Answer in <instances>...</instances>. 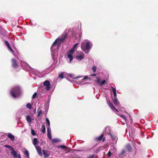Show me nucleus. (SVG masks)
<instances>
[{"instance_id":"1","label":"nucleus","mask_w":158,"mask_h":158,"mask_svg":"<svg viewBox=\"0 0 158 158\" xmlns=\"http://www.w3.org/2000/svg\"><path fill=\"white\" fill-rule=\"evenodd\" d=\"M92 46L90 44V42L87 40H84L81 43V48L86 54H88Z\"/></svg>"},{"instance_id":"2","label":"nucleus","mask_w":158,"mask_h":158,"mask_svg":"<svg viewBox=\"0 0 158 158\" xmlns=\"http://www.w3.org/2000/svg\"><path fill=\"white\" fill-rule=\"evenodd\" d=\"M21 88L19 86H15L10 91V94L14 98L18 97L21 95Z\"/></svg>"},{"instance_id":"3","label":"nucleus","mask_w":158,"mask_h":158,"mask_svg":"<svg viewBox=\"0 0 158 158\" xmlns=\"http://www.w3.org/2000/svg\"><path fill=\"white\" fill-rule=\"evenodd\" d=\"M67 36V33H65L64 35H63L60 38H58L56 39V40L54 42L52 46L53 47H54V45L57 44V41H59L61 42H63L64 41L65 39L66 38Z\"/></svg>"},{"instance_id":"4","label":"nucleus","mask_w":158,"mask_h":158,"mask_svg":"<svg viewBox=\"0 0 158 158\" xmlns=\"http://www.w3.org/2000/svg\"><path fill=\"white\" fill-rule=\"evenodd\" d=\"M43 85L46 87L45 89L46 91L49 90L51 88V85H50V82L48 81H44L43 82Z\"/></svg>"},{"instance_id":"5","label":"nucleus","mask_w":158,"mask_h":158,"mask_svg":"<svg viewBox=\"0 0 158 158\" xmlns=\"http://www.w3.org/2000/svg\"><path fill=\"white\" fill-rule=\"evenodd\" d=\"M74 52V49H72L69 51L68 53V58H69V59H73V57L72 55L73 54Z\"/></svg>"},{"instance_id":"6","label":"nucleus","mask_w":158,"mask_h":158,"mask_svg":"<svg viewBox=\"0 0 158 158\" xmlns=\"http://www.w3.org/2000/svg\"><path fill=\"white\" fill-rule=\"evenodd\" d=\"M74 52V49H72L69 51L68 53V58H69V59H73V57L72 55L73 54Z\"/></svg>"},{"instance_id":"7","label":"nucleus","mask_w":158,"mask_h":158,"mask_svg":"<svg viewBox=\"0 0 158 158\" xmlns=\"http://www.w3.org/2000/svg\"><path fill=\"white\" fill-rule=\"evenodd\" d=\"M44 156V158H47L50 155V152L48 151L46 149H43L42 150Z\"/></svg>"},{"instance_id":"8","label":"nucleus","mask_w":158,"mask_h":158,"mask_svg":"<svg viewBox=\"0 0 158 158\" xmlns=\"http://www.w3.org/2000/svg\"><path fill=\"white\" fill-rule=\"evenodd\" d=\"M36 148L38 154L40 156H42V149L41 147L39 146H36Z\"/></svg>"},{"instance_id":"9","label":"nucleus","mask_w":158,"mask_h":158,"mask_svg":"<svg viewBox=\"0 0 158 158\" xmlns=\"http://www.w3.org/2000/svg\"><path fill=\"white\" fill-rule=\"evenodd\" d=\"M85 55L83 53H81L78 56H76L77 59H82L85 58Z\"/></svg>"},{"instance_id":"10","label":"nucleus","mask_w":158,"mask_h":158,"mask_svg":"<svg viewBox=\"0 0 158 158\" xmlns=\"http://www.w3.org/2000/svg\"><path fill=\"white\" fill-rule=\"evenodd\" d=\"M47 136L48 137L50 140L52 139V137L51 135V129L50 128L47 127Z\"/></svg>"},{"instance_id":"11","label":"nucleus","mask_w":158,"mask_h":158,"mask_svg":"<svg viewBox=\"0 0 158 158\" xmlns=\"http://www.w3.org/2000/svg\"><path fill=\"white\" fill-rule=\"evenodd\" d=\"M126 155V151L124 150H123L121 152L118 154V156L121 158H123Z\"/></svg>"},{"instance_id":"12","label":"nucleus","mask_w":158,"mask_h":158,"mask_svg":"<svg viewBox=\"0 0 158 158\" xmlns=\"http://www.w3.org/2000/svg\"><path fill=\"white\" fill-rule=\"evenodd\" d=\"M103 137V134L102 133L100 136L95 137V140L97 141H101Z\"/></svg>"},{"instance_id":"13","label":"nucleus","mask_w":158,"mask_h":158,"mask_svg":"<svg viewBox=\"0 0 158 158\" xmlns=\"http://www.w3.org/2000/svg\"><path fill=\"white\" fill-rule=\"evenodd\" d=\"M125 148L129 152H131L132 151V148L129 144H127L126 145Z\"/></svg>"},{"instance_id":"14","label":"nucleus","mask_w":158,"mask_h":158,"mask_svg":"<svg viewBox=\"0 0 158 158\" xmlns=\"http://www.w3.org/2000/svg\"><path fill=\"white\" fill-rule=\"evenodd\" d=\"M12 65L13 67L15 68H16L18 67V65L17 63L16 60H13Z\"/></svg>"},{"instance_id":"15","label":"nucleus","mask_w":158,"mask_h":158,"mask_svg":"<svg viewBox=\"0 0 158 158\" xmlns=\"http://www.w3.org/2000/svg\"><path fill=\"white\" fill-rule=\"evenodd\" d=\"M113 101L115 106H118L119 103L117 97L116 98L114 97V98L113 99Z\"/></svg>"},{"instance_id":"16","label":"nucleus","mask_w":158,"mask_h":158,"mask_svg":"<svg viewBox=\"0 0 158 158\" xmlns=\"http://www.w3.org/2000/svg\"><path fill=\"white\" fill-rule=\"evenodd\" d=\"M7 137L10 138V139L12 140L13 141L15 140V136L14 135H12L11 134L9 133L7 135Z\"/></svg>"},{"instance_id":"17","label":"nucleus","mask_w":158,"mask_h":158,"mask_svg":"<svg viewBox=\"0 0 158 158\" xmlns=\"http://www.w3.org/2000/svg\"><path fill=\"white\" fill-rule=\"evenodd\" d=\"M111 88L112 89V90L113 92L114 97H117V93L116 89L113 87H111Z\"/></svg>"},{"instance_id":"18","label":"nucleus","mask_w":158,"mask_h":158,"mask_svg":"<svg viewBox=\"0 0 158 158\" xmlns=\"http://www.w3.org/2000/svg\"><path fill=\"white\" fill-rule=\"evenodd\" d=\"M38 143V141L36 138H34L33 139V143L34 146H35L37 145Z\"/></svg>"},{"instance_id":"19","label":"nucleus","mask_w":158,"mask_h":158,"mask_svg":"<svg viewBox=\"0 0 158 158\" xmlns=\"http://www.w3.org/2000/svg\"><path fill=\"white\" fill-rule=\"evenodd\" d=\"M26 119L27 122L29 123L31 122V119L30 116L27 115L26 117Z\"/></svg>"},{"instance_id":"20","label":"nucleus","mask_w":158,"mask_h":158,"mask_svg":"<svg viewBox=\"0 0 158 158\" xmlns=\"http://www.w3.org/2000/svg\"><path fill=\"white\" fill-rule=\"evenodd\" d=\"M11 153L15 157H17V152L16 151L14 150L13 151L11 152Z\"/></svg>"},{"instance_id":"21","label":"nucleus","mask_w":158,"mask_h":158,"mask_svg":"<svg viewBox=\"0 0 158 158\" xmlns=\"http://www.w3.org/2000/svg\"><path fill=\"white\" fill-rule=\"evenodd\" d=\"M108 104L109 105V106L112 109H113L114 108V107L113 105L112 104V103L110 102V101H109L108 102L107 101Z\"/></svg>"},{"instance_id":"22","label":"nucleus","mask_w":158,"mask_h":158,"mask_svg":"<svg viewBox=\"0 0 158 158\" xmlns=\"http://www.w3.org/2000/svg\"><path fill=\"white\" fill-rule=\"evenodd\" d=\"M64 73H61L59 75L58 77L60 79H63L64 78Z\"/></svg>"},{"instance_id":"23","label":"nucleus","mask_w":158,"mask_h":158,"mask_svg":"<svg viewBox=\"0 0 158 158\" xmlns=\"http://www.w3.org/2000/svg\"><path fill=\"white\" fill-rule=\"evenodd\" d=\"M42 132L44 133L45 132V127L44 125H43L41 127Z\"/></svg>"},{"instance_id":"24","label":"nucleus","mask_w":158,"mask_h":158,"mask_svg":"<svg viewBox=\"0 0 158 158\" xmlns=\"http://www.w3.org/2000/svg\"><path fill=\"white\" fill-rule=\"evenodd\" d=\"M46 121L48 124V127L50 128V123L49 120L48 118H46Z\"/></svg>"},{"instance_id":"25","label":"nucleus","mask_w":158,"mask_h":158,"mask_svg":"<svg viewBox=\"0 0 158 158\" xmlns=\"http://www.w3.org/2000/svg\"><path fill=\"white\" fill-rule=\"evenodd\" d=\"M4 43L6 46L7 47V48H10V46L9 43H8V41H5Z\"/></svg>"},{"instance_id":"26","label":"nucleus","mask_w":158,"mask_h":158,"mask_svg":"<svg viewBox=\"0 0 158 158\" xmlns=\"http://www.w3.org/2000/svg\"><path fill=\"white\" fill-rule=\"evenodd\" d=\"M26 107L29 109H31V106L30 103H28L26 105Z\"/></svg>"},{"instance_id":"27","label":"nucleus","mask_w":158,"mask_h":158,"mask_svg":"<svg viewBox=\"0 0 158 158\" xmlns=\"http://www.w3.org/2000/svg\"><path fill=\"white\" fill-rule=\"evenodd\" d=\"M110 135L111 138V139L113 140H114L116 138V137L115 136V135H113L111 134H110Z\"/></svg>"},{"instance_id":"28","label":"nucleus","mask_w":158,"mask_h":158,"mask_svg":"<svg viewBox=\"0 0 158 158\" xmlns=\"http://www.w3.org/2000/svg\"><path fill=\"white\" fill-rule=\"evenodd\" d=\"M24 154L26 155L27 157H29V154L28 153V152L27 150H26L24 152Z\"/></svg>"},{"instance_id":"29","label":"nucleus","mask_w":158,"mask_h":158,"mask_svg":"<svg viewBox=\"0 0 158 158\" xmlns=\"http://www.w3.org/2000/svg\"><path fill=\"white\" fill-rule=\"evenodd\" d=\"M120 116L122 117L123 118L125 121H127V118L123 114H121L120 115Z\"/></svg>"},{"instance_id":"30","label":"nucleus","mask_w":158,"mask_h":158,"mask_svg":"<svg viewBox=\"0 0 158 158\" xmlns=\"http://www.w3.org/2000/svg\"><path fill=\"white\" fill-rule=\"evenodd\" d=\"M31 134L32 135L35 136L36 135V134L35 133V131L33 129H31Z\"/></svg>"},{"instance_id":"31","label":"nucleus","mask_w":158,"mask_h":158,"mask_svg":"<svg viewBox=\"0 0 158 158\" xmlns=\"http://www.w3.org/2000/svg\"><path fill=\"white\" fill-rule=\"evenodd\" d=\"M61 42L59 41H57V44H58L57 47V49H58L59 47L60 46V45L61 44Z\"/></svg>"},{"instance_id":"32","label":"nucleus","mask_w":158,"mask_h":158,"mask_svg":"<svg viewBox=\"0 0 158 158\" xmlns=\"http://www.w3.org/2000/svg\"><path fill=\"white\" fill-rule=\"evenodd\" d=\"M106 82V81L105 80H103L101 83H100V85H104Z\"/></svg>"},{"instance_id":"33","label":"nucleus","mask_w":158,"mask_h":158,"mask_svg":"<svg viewBox=\"0 0 158 158\" xmlns=\"http://www.w3.org/2000/svg\"><path fill=\"white\" fill-rule=\"evenodd\" d=\"M58 147L59 148H62L63 149H65L67 148V147L66 146L63 145H60Z\"/></svg>"},{"instance_id":"34","label":"nucleus","mask_w":158,"mask_h":158,"mask_svg":"<svg viewBox=\"0 0 158 158\" xmlns=\"http://www.w3.org/2000/svg\"><path fill=\"white\" fill-rule=\"evenodd\" d=\"M37 95V93L36 92L33 95L32 98L33 99H34L36 97V96Z\"/></svg>"},{"instance_id":"35","label":"nucleus","mask_w":158,"mask_h":158,"mask_svg":"<svg viewBox=\"0 0 158 158\" xmlns=\"http://www.w3.org/2000/svg\"><path fill=\"white\" fill-rule=\"evenodd\" d=\"M97 79L96 82H97L98 84H100V81L101 80L100 78L99 77H97Z\"/></svg>"},{"instance_id":"36","label":"nucleus","mask_w":158,"mask_h":158,"mask_svg":"<svg viewBox=\"0 0 158 158\" xmlns=\"http://www.w3.org/2000/svg\"><path fill=\"white\" fill-rule=\"evenodd\" d=\"M92 69L94 72V73L95 72H96V69H97L96 66H94V67H93L92 68Z\"/></svg>"},{"instance_id":"37","label":"nucleus","mask_w":158,"mask_h":158,"mask_svg":"<svg viewBox=\"0 0 158 158\" xmlns=\"http://www.w3.org/2000/svg\"><path fill=\"white\" fill-rule=\"evenodd\" d=\"M113 154L112 153H111L110 151V150L107 154V155L108 156V157H110L111 155Z\"/></svg>"},{"instance_id":"38","label":"nucleus","mask_w":158,"mask_h":158,"mask_svg":"<svg viewBox=\"0 0 158 158\" xmlns=\"http://www.w3.org/2000/svg\"><path fill=\"white\" fill-rule=\"evenodd\" d=\"M9 149L11 151V152H12L14 150V148L10 146L9 148Z\"/></svg>"},{"instance_id":"39","label":"nucleus","mask_w":158,"mask_h":158,"mask_svg":"<svg viewBox=\"0 0 158 158\" xmlns=\"http://www.w3.org/2000/svg\"><path fill=\"white\" fill-rule=\"evenodd\" d=\"M42 111L41 110H40L38 113L37 116L39 117L42 113Z\"/></svg>"},{"instance_id":"40","label":"nucleus","mask_w":158,"mask_h":158,"mask_svg":"<svg viewBox=\"0 0 158 158\" xmlns=\"http://www.w3.org/2000/svg\"><path fill=\"white\" fill-rule=\"evenodd\" d=\"M52 142L53 143H56L58 142L56 139H53L52 140Z\"/></svg>"},{"instance_id":"41","label":"nucleus","mask_w":158,"mask_h":158,"mask_svg":"<svg viewBox=\"0 0 158 158\" xmlns=\"http://www.w3.org/2000/svg\"><path fill=\"white\" fill-rule=\"evenodd\" d=\"M94 155L93 154L91 156H89L87 158H94Z\"/></svg>"},{"instance_id":"42","label":"nucleus","mask_w":158,"mask_h":158,"mask_svg":"<svg viewBox=\"0 0 158 158\" xmlns=\"http://www.w3.org/2000/svg\"><path fill=\"white\" fill-rule=\"evenodd\" d=\"M78 43L75 44L74 45L73 48H76L77 47V46H78Z\"/></svg>"},{"instance_id":"43","label":"nucleus","mask_w":158,"mask_h":158,"mask_svg":"<svg viewBox=\"0 0 158 158\" xmlns=\"http://www.w3.org/2000/svg\"><path fill=\"white\" fill-rule=\"evenodd\" d=\"M8 49H9L10 50L11 52H13V49L10 46V48H8Z\"/></svg>"},{"instance_id":"44","label":"nucleus","mask_w":158,"mask_h":158,"mask_svg":"<svg viewBox=\"0 0 158 158\" xmlns=\"http://www.w3.org/2000/svg\"><path fill=\"white\" fill-rule=\"evenodd\" d=\"M101 147H98L97 149V151H99V150H100V149H102V148H101Z\"/></svg>"},{"instance_id":"45","label":"nucleus","mask_w":158,"mask_h":158,"mask_svg":"<svg viewBox=\"0 0 158 158\" xmlns=\"http://www.w3.org/2000/svg\"><path fill=\"white\" fill-rule=\"evenodd\" d=\"M88 76H85L84 78L83 79V80H85L86 79H88Z\"/></svg>"},{"instance_id":"46","label":"nucleus","mask_w":158,"mask_h":158,"mask_svg":"<svg viewBox=\"0 0 158 158\" xmlns=\"http://www.w3.org/2000/svg\"><path fill=\"white\" fill-rule=\"evenodd\" d=\"M102 142H104V141H105L106 140V139H105V137H103V138H102Z\"/></svg>"},{"instance_id":"47","label":"nucleus","mask_w":158,"mask_h":158,"mask_svg":"<svg viewBox=\"0 0 158 158\" xmlns=\"http://www.w3.org/2000/svg\"><path fill=\"white\" fill-rule=\"evenodd\" d=\"M96 74H92L90 75L91 76H96Z\"/></svg>"},{"instance_id":"48","label":"nucleus","mask_w":158,"mask_h":158,"mask_svg":"<svg viewBox=\"0 0 158 158\" xmlns=\"http://www.w3.org/2000/svg\"><path fill=\"white\" fill-rule=\"evenodd\" d=\"M113 109H114V110H115L116 111H117L118 112V110H117L115 107H114Z\"/></svg>"},{"instance_id":"49","label":"nucleus","mask_w":158,"mask_h":158,"mask_svg":"<svg viewBox=\"0 0 158 158\" xmlns=\"http://www.w3.org/2000/svg\"><path fill=\"white\" fill-rule=\"evenodd\" d=\"M10 146L8 145H5V147H6V148H9V147H10Z\"/></svg>"},{"instance_id":"50","label":"nucleus","mask_w":158,"mask_h":158,"mask_svg":"<svg viewBox=\"0 0 158 158\" xmlns=\"http://www.w3.org/2000/svg\"><path fill=\"white\" fill-rule=\"evenodd\" d=\"M18 158H21V156L20 154L18 155Z\"/></svg>"},{"instance_id":"51","label":"nucleus","mask_w":158,"mask_h":158,"mask_svg":"<svg viewBox=\"0 0 158 158\" xmlns=\"http://www.w3.org/2000/svg\"><path fill=\"white\" fill-rule=\"evenodd\" d=\"M72 60H69V61H68V62L69 63H70L71 61Z\"/></svg>"},{"instance_id":"52","label":"nucleus","mask_w":158,"mask_h":158,"mask_svg":"<svg viewBox=\"0 0 158 158\" xmlns=\"http://www.w3.org/2000/svg\"><path fill=\"white\" fill-rule=\"evenodd\" d=\"M50 158H52V157H51Z\"/></svg>"}]
</instances>
